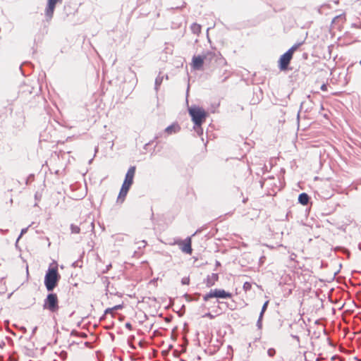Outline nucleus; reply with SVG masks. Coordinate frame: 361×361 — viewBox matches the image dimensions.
<instances>
[{"label":"nucleus","instance_id":"nucleus-35","mask_svg":"<svg viewBox=\"0 0 361 361\" xmlns=\"http://www.w3.org/2000/svg\"><path fill=\"white\" fill-rule=\"evenodd\" d=\"M37 329V326H35V327H34V328H33L32 331V335L35 334V332H36Z\"/></svg>","mask_w":361,"mask_h":361},{"label":"nucleus","instance_id":"nucleus-4","mask_svg":"<svg viewBox=\"0 0 361 361\" xmlns=\"http://www.w3.org/2000/svg\"><path fill=\"white\" fill-rule=\"evenodd\" d=\"M293 59V55L288 51L282 54L279 60V68L281 71H286Z\"/></svg>","mask_w":361,"mask_h":361},{"label":"nucleus","instance_id":"nucleus-31","mask_svg":"<svg viewBox=\"0 0 361 361\" xmlns=\"http://www.w3.org/2000/svg\"><path fill=\"white\" fill-rule=\"evenodd\" d=\"M204 317H208L209 319H213L214 317L210 313L207 312L204 315Z\"/></svg>","mask_w":361,"mask_h":361},{"label":"nucleus","instance_id":"nucleus-18","mask_svg":"<svg viewBox=\"0 0 361 361\" xmlns=\"http://www.w3.org/2000/svg\"><path fill=\"white\" fill-rule=\"evenodd\" d=\"M70 228H71V233L78 234V233H80V228L78 226H76L74 224H71Z\"/></svg>","mask_w":361,"mask_h":361},{"label":"nucleus","instance_id":"nucleus-20","mask_svg":"<svg viewBox=\"0 0 361 361\" xmlns=\"http://www.w3.org/2000/svg\"><path fill=\"white\" fill-rule=\"evenodd\" d=\"M263 317L262 316V314H259V318L257 321V324H256V326L257 327L258 329H261L262 328V319H263Z\"/></svg>","mask_w":361,"mask_h":361},{"label":"nucleus","instance_id":"nucleus-36","mask_svg":"<svg viewBox=\"0 0 361 361\" xmlns=\"http://www.w3.org/2000/svg\"><path fill=\"white\" fill-rule=\"evenodd\" d=\"M221 266V263L219 261H216V267Z\"/></svg>","mask_w":361,"mask_h":361},{"label":"nucleus","instance_id":"nucleus-26","mask_svg":"<svg viewBox=\"0 0 361 361\" xmlns=\"http://www.w3.org/2000/svg\"><path fill=\"white\" fill-rule=\"evenodd\" d=\"M212 298V292H211V290H210L208 293L205 294V295L203 296V300H204V301H208V300H209L210 298Z\"/></svg>","mask_w":361,"mask_h":361},{"label":"nucleus","instance_id":"nucleus-43","mask_svg":"<svg viewBox=\"0 0 361 361\" xmlns=\"http://www.w3.org/2000/svg\"><path fill=\"white\" fill-rule=\"evenodd\" d=\"M360 63L361 64V61H360Z\"/></svg>","mask_w":361,"mask_h":361},{"label":"nucleus","instance_id":"nucleus-23","mask_svg":"<svg viewBox=\"0 0 361 361\" xmlns=\"http://www.w3.org/2000/svg\"><path fill=\"white\" fill-rule=\"evenodd\" d=\"M27 228H23L21 230V232L19 235V236L18 237L17 240H16V245L17 246L18 245V240H20V238L23 236V235H24L25 233H26V232L27 231Z\"/></svg>","mask_w":361,"mask_h":361},{"label":"nucleus","instance_id":"nucleus-13","mask_svg":"<svg viewBox=\"0 0 361 361\" xmlns=\"http://www.w3.org/2000/svg\"><path fill=\"white\" fill-rule=\"evenodd\" d=\"M130 188V187L122 185L121 188L119 192V194H118V198H117L118 202H121V203L123 202Z\"/></svg>","mask_w":361,"mask_h":361},{"label":"nucleus","instance_id":"nucleus-38","mask_svg":"<svg viewBox=\"0 0 361 361\" xmlns=\"http://www.w3.org/2000/svg\"><path fill=\"white\" fill-rule=\"evenodd\" d=\"M293 338L294 339H297L298 341H299V337L298 336H294Z\"/></svg>","mask_w":361,"mask_h":361},{"label":"nucleus","instance_id":"nucleus-5","mask_svg":"<svg viewBox=\"0 0 361 361\" xmlns=\"http://www.w3.org/2000/svg\"><path fill=\"white\" fill-rule=\"evenodd\" d=\"M180 249L184 253L190 255L192 252V240L190 237L186 238L184 240H180L177 243Z\"/></svg>","mask_w":361,"mask_h":361},{"label":"nucleus","instance_id":"nucleus-7","mask_svg":"<svg viewBox=\"0 0 361 361\" xmlns=\"http://www.w3.org/2000/svg\"><path fill=\"white\" fill-rule=\"evenodd\" d=\"M136 167L135 166H131L125 176L124 181L123 183V185H126L128 187H131L133 183V178L135 173Z\"/></svg>","mask_w":361,"mask_h":361},{"label":"nucleus","instance_id":"nucleus-10","mask_svg":"<svg viewBox=\"0 0 361 361\" xmlns=\"http://www.w3.org/2000/svg\"><path fill=\"white\" fill-rule=\"evenodd\" d=\"M205 63H211L213 61H216L219 57L221 56L219 53H216L215 51H208L205 54H203Z\"/></svg>","mask_w":361,"mask_h":361},{"label":"nucleus","instance_id":"nucleus-22","mask_svg":"<svg viewBox=\"0 0 361 361\" xmlns=\"http://www.w3.org/2000/svg\"><path fill=\"white\" fill-rule=\"evenodd\" d=\"M268 305H269V300H267L264 305H262V310H261V312L259 314H262V316H264V312H266L267 309V307H268Z\"/></svg>","mask_w":361,"mask_h":361},{"label":"nucleus","instance_id":"nucleus-14","mask_svg":"<svg viewBox=\"0 0 361 361\" xmlns=\"http://www.w3.org/2000/svg\"><path fill=\"white\" fill-rule=\"evenodd\" d=\"M310 201L309 195L305 192H302L298 196V202L302 205H307Z\"/></svg>","mask_w":361,"mask_h":361},{"label":"nucleus","instance_id":"nucleus-11","mask_svg":"<svg viewBox=\"0 0 361 361\" xmlns=\"http://www.w3.org/2000/svg\"><path fill=\"white\" fill-rule=\"evenodd\" d=\"M180 130V126L177 123H174L166 127L163 133L170 135L178 133Z\"/></svg>","mask_w":361,"mask_h":361},{"label":"nucleus","instance_id":"nucleus-2","mask_svg":"<svg viewBox=\"0 0 361 361\" xmlns=\"http://www.w3.org/2000/svg\"><path fill=\"white\" fill-rule=\"evenodd\" d=\"M189 114L195 125H202L207 116V112L200 107L193 106L189 109Z\"/></svg>","mask_w":361,"mask_h":361},{"label":"nucleus","instance_id":"nucleus-32","mask_svg":"<svg viewBox=\"0 0 361 361\" xmlns=\"http://www.w3.org/2000/svg\"><path fill=\"white\" fill-rule=\"evenodd\" d=\"M140 243H141L140 245H139V247H138L139 248H141L142 247H145L147 244L145 240L141 241Z\"/></svg>","mask_w":361,"mask_h":361},{"label":"nucleus","instance_id":"nucleus-24","mask_svg":"<svg viewBox=\"0 0 361 361\" xmlns=\"http://www.w3.org/2000/svg\"><path fill=\"white\" fill-rule=\"evenodd\" d=\"M267 354L269 357H274L276 354V350L273 348H270L267 350Z\"/></svg>","mask_w":361,"mask_h":361},{"label":"nucleus","instance_id":"nucleus-6","mask_svg":"<svg viewBox=\"0 0 361 361\" xmlns=\"http://www.w3.org/2000/svg\"><path fill=\"white\" fill-rule=\"evenodd\" d=\"M62 0H48L47 6L45 9V16L47 20H50L54 15L56 4Z\"/></svg>","mask_w":361,"mask_h":361},{"label":"nucleus","instance_id":"nucleus-27","mask_svg":"<svg viewBox=\"0 0 361 361\" xmlns=\"http://www.w3.org/2000/svg\"><path fill=\"white\" fill-rule=\"evenodd\" d=\"M190 283V278L189 277H183L181 280V283L183 285H188Z\"/></svg>","mask_w":361,"mask_h":361},{"label":"nucleus","instance_id":"nucleus-15","mask_svg":"<svg viewBox=\"0 0 361 361\" xmlns=\"http://www.w3.org/2000/svg\"><path fill=\"white\" fill-rule=\"evenodd\" d=\"M166 78V79H168V75H161L160 74L155 79V84H154V89L156 92L158 91L159 86L161 85L163 79Z\"/></svg>","mask_w":361,"mask_h":361},{"label":"nucleus","instance_id":"nucleus-1","mask_svg":"<svg viewBox=\"0 0 361 361\" xmlns=\"http://www.w3.org/2000/svg\"><path fill=\"white\" fill-rule=\"evenodd\" d=\"M61 279V275L58 271L57 265L54 267H49L44 276V286L49 292H52L58 286Z\"/></svg>","mask_w":361,"mask_h":361},{"label":"nucleus","instance_id":"nucleus-8","mask_svg":"<svg viewBox=\"0 0 361 361\" xmlns=\"http://www.w3.org/2000/svg\"><path fill=\"white\" fill-rule=\"evenodd\" d=\"M204 63H205V61L203 55L193 56L192 59V66L194 70H202Z\"/></svg>","mask_w":361,"mask_h":361},{"label":"nucleus","instance_id":"nucleus-41","mask_svg":"<svg viewBox=\"0 0 361 361\" xmlns=\"http://www.w3.org/2000/svg\"><path fill=\"white\" fill-rule=\"evenodd\" d=\"M358 247H359V249L361 250V243H360V244L358 245Z\"/></svg>","mask_w":361,"mask_h":361},{"label":"nucleus","instance_id":"nucleus-28","mask_svg":"<svg viewBox=\"0 0 361 361\" xmlns=\"http://www.w3.org/2000/svg\"><path fill=\"white\" fill-rule=\"evenodd\" d=\"M122 308H123V305H115L114 307H112L113 311L121 310Z\"/></svg>","mask_w":361,"mask_h":361},{"label":"nucleus","instance_id":"nucleus-16","mask_svg":"<svg viewBox=\"0 0 361 361\" xmlns=\"http://www.w3.org/2000/svg\"><path fill=\"white\" fill-rule=\"evenodd\" d=\"M190 29L194 34L198 35L199 33L201 32V26L197 23H192L190 27Z\"/></svg>","mask_w":361,"mask_h":361},{"label":"nucleus","instance_id":"nucleus-37","mask_svg":"<svg viewBox=\"0 0 361 361\" xmlns=\"http://www.w3.org/2000/svg\"><path fill=\"white\" fill-rule=\"evenodd\" d=\"M110 267H111V264H109L108 266H106V271H108Z\"/></svg>","mask_w":361,"mask_h":361},{"label":"nucleus","instance_id":"nucleus-40","mask_svg":"<svg viewBox=\"0 0 361 361\" xmlns=\"http://www.w3.org/2000/svg\"><path fill=\"white\" fill-rule=\"evenodd\" d=\"M322 6H321L320 8H318V12L319 13H321V8H322Z\"/></svg>","mask_w":361,"mask_h":361},{"label":"nucleus","instance_id":"nucleus-42","mask_svg":"<svg viewBox=\"0 0 361 361\" xmlns=\"http://www.w3.org/2000/svg\"><path fill=\"white\" fill-rule=\"evenodd\" d=\"M185 297H186L187 298H190V296L189 295H188V294H186V295H185Z\"/></svg>","mask_w":361,"mask_h":361},{"label":"nucleus","instance_id":"nucleus-9","mask_svg":"<svg viewBox=\"0 0 361 361\" xmlns=\"http://www.w3.org/2000/svg\"><path fill=\"white\" fill-rule=\"evenodd\" d=\"M210 290L212 292V298L226 299L232 297V294L231 293L227 292L224 289L216 288Z\"/></svg>","mask_w":361,"mask_h":361},{"label":"nucleus","instance_id":"nucleus-33","mask_svg":"<svg viewBox=\"0 0 361 361\" xmlns=\"http://www.w3.org/2000/svg\"><path fill=\"white\" fill-rule=\"evenodd\" d=\"M321 90L322 91H326L327 90V85L326 84H323L322 86H321Z\"/></svg>","mask_w":361,"mask_h":361},{"label":"nucleus","instance_id":"nucleus-3","mask_svg":"<svg viewBox=\"0 0 361 361\" xmlns=\"http://www.w3.org/2000/svg\"><path fill=\"white\" fill-rule=\"evenodd\" d=\"M43 308L51 312H56L59 309V299L56 293L50 292L44 300Z\"/></svg>","mask_w":361,"mask_h":361},{"label":"nucleus","instance_id":"nucleus-30","mask_svg":"<svg viewBox=\"0 0 361 361\" xmlns=\"http://www.w3.org/2000/svg\"><path fill=\"white\" fill-rule=\"evenodd\" d=\"M125 326H126V328L127 329H128V330H130V331L133 330V326H132V324H131L130 323H129V322L126 323Z\"/></svg>","mask_w":361,"mask_h":361},{"label":"nucleus","instance_id":"nucleus-39","mask_svg":"<svg viewBox=\"0 0 361 361\" xmlns=\"http://www.w3.org/2000/svg\"><path fill=\"white\" fill-rule=\"evenodd\" d=\"M336 357H336V355H334V356H333V357H331V360H335V359H336Z\"/></svg>","mask_w":361,"mask_h":361},{"label":"nucleus","instance_id":"nucleus-17","mask_svg":"<svg viewBox=\"0 0 361 361\" xmlns=\"http://www.w3.org/2000/svg\"><path fill=\"white\" fill-rule=\"evenodd\" d=\"M303 44V42H299L292 46L287 51L293 56L294 52Z\"/></svg>","mask_w":361,"mask_h":361},{"label":"nucleus","instance_id":"nucleus-25","mask_svg":"<svg viewBox=\"0 0 361 361\" xmlns=\"http://www.w3.org/2000/svg\"><path fill=\"white\" fill-rule=\"evenodd\" d=\"M212 298V292H211V290H210L208 293L205 294V295L203 296V300H204V301H208V300H209L210 298Z\"/></svg>","mask_w":361,"mask_h":361},{"label":"nucleus","instance_id":"nucleus-12","mask_svg":"<svg viewBox=\"0 0 361 361\" xmlns=\"http://www.w3.org/2000/svg\"><path fill=\"white\" fill-rule=\"evenodd\" d=\"M219 280V275L216 273H212L211 275H208L207 279L204 281V283L206 286L209 288L215 284L216 281Z\"/></svg>","mask_w":361,"mask_h":361},{"label":"nucleus","instance_id":"nucleus-29","mask_svg":"<svg viewBox=\"0 0 361 361\" xmlns=\"http://www.w3.org/2000/svg\"><path fill=\"white\" fill-rule=\"evenodd\" d=\"M113 309L112 307H110V308H107L104 311V314H113Z\"/></svg>","mask_w":361,"mask_h":361},{"label":"nucleus","instance_id":"nucleus-21","mask_svg":"<svg viewBox=\"0 0 361 361\" xmlns=\"http://www.w3.org/2000/svg\"><path fill=\"white\" fill-rule=\"evenodd\" d=\"M243 288L245 292L249 291L252 288V283L247 281L245 282Z\"/></svg>","mask_w":361,"mask_h":361},{"label":"nucleus","instance_id":"nucleus-34","mask_svg":"<svg viewBox=\"0 0 361 361\" xmlns=\"http://www.w3.org/2000/svg\"><path fill=\"white\" fill-rule=\"evenodd\" d=\"M226 74V73H225ZM229 77V74L227 73V75L222 79H221V82H224V81H226V80Z\"/></svg>","mask_w":361,"mask_h":361},{"label":"nucleus","instance_id":"nucleus-19","mask_svg":"<svg viewBox=\"0 0 361 361\" xmlns=\"http://www.w3.org/2000/svg\"><path fill=\"white\" fill-rule=\"evenodd\" d=\"M194 130L199 136H201L203 135V129L202 128V125H199V126L195 125Z\"/></svg>","mask_w":361,"mask_h":361}]
</instances>
